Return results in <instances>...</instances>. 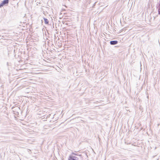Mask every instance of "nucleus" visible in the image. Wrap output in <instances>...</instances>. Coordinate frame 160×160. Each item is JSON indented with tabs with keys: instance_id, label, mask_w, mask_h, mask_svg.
<instances>
[{
	"instance_id": "11",
	"label": "nucleus",
	"mask_w": 160,
	"mask_h": 160,
	"mask_svg": "<svg viewBox=\"0 0 160 160\" xmlns=\"http://www.w3.org/2000/svg\"><path fill=\"white\" fill-rule=\"evenodd\" d=\"M85 156L87 158L88 157V155L87 154H86L85 155Z\"/></svg>"
},
{
	"instance_id": "12",
	"label": "nucleus",
	"mask_w": 160,
	"mask_h": 160,
	"mask_svg": "<svg viewBox=\"0 0 160 160\" xmlns=\"http://www.w3.org/2000/svg\"><path fill=\"white\" fill-rule=\"evenodd\" d=\"M15 50L14 49V50H13V52H15Z\"/></svg>"
},
{
	"instance_id": "5",
	"label": "nucleus",
	"mask_w": 160,
	"mask_h": 160,
	"mask_svg": "<svg viewBox=\"0 0 160 160\" xmlns=\"http://www.w3.org/2000/svg\"><path fill=\"white\" fill-rule=\"evenodd\" d=\"M157 157V155L153 156L152 157V158H153V160H158V158H155Z\"/></svg>"
},
{
	"instance_id": "6",
	"label": "nucleus",
	"mask_w": 160,
	"mask_h": 160,
	"mask_svg": "<svg viewBox=\"0 0 160 160\" xmlns=\"http://www.w3.org/2000/svg\"><path fill=\"white\" fill-rule=\"evenodd\" d=\"M157 8L160 9V1L157 4Z\"/></svg>"
},
{
	"instance_id": "9",
	"label": "nucleus",
	"mask_w": 160,
	"mask_h": 160,
	"mask_svg": "<svg viewBox=\"0 0 160 160\" xmlns=\"http://www.w3.org/2000/svg\"><path fill=\"white\" fill-rule=\"evenodd\" d=\"M10 64H11V63H10L9 62H7V65L8 66H10Z\"/></svg>"
},
{
	"instance_id": "7",
	"label": "nucleus",
	"mask_w": 160,
	"mask_h": 160,
	"mask_svg": "<svg viewBox=\"0 0 160 160\" xmlns=\"http://www.w3.org/2000/svg\"><path fill=\"white\" fill-rule=\"evenodd\" d=\"M3 6V5L2 4V2H1L0 3V8H2V7Z\"/></svg>"
},
{
	"instance_id": "3",
	"label": "nucleus",
	"mask_w": 160,
	"mask_h": 160,
	"mask_svg": "<svg viewBox=\"0 0 160 160\" xmlns=\"http://www.w3.org/2000/svg\"><path fill=\"white\" fill-rule=\"evenodd\" d=\"M118 43V41L117 40H113L111 41L110 42V43L112 45H115L117 44Z\"/></svg>"
},
{
	"instance_id": "10",
	"label": "nucleus",
	"mask_w": 160,
	"mask_h": 160,
	"mask_svg": "<svg viewBox=\"0 0 160 160\" xmlns=\"http://www.w3.org/2000/svg\"><path fill=\"white\" fill-rule=\"evenodd\" d=\"M96 2H95L93 4V6H92V7L93 8H94V6L95 5V4H96Z\"/></svg>"
},
{
	"instance_id": "8",
	"label": "nucleus",
	"mask_w": 160,
	"mask_h": 160,
	"mask_svg": "<svg viewBox=\"0 0 160 160\" xmlns=\"http://www.w3.org/2000/svg\"><path fill=\"white\" fill-rule=\"evenodd\" d=\"M158 14H160V9L158 8Z\"/></svg>"
},
{
	"instance_id": "1",
	"label": "nucleus",
	"mask_w": 160,
	"mask_h": 160,
	"mask_svg": "<svg viewBox=\"0 0 160 160\" xmlns=\"http://www.w3.org/2000/svg\"><path fill=\"white\" fill-rule=\"evenodd\" d=\"M72 155H74L75 156H78L82 160H83V157H84V156H82V154H78V153H76L74 152H72Z\"/></svg>"
},
{
	"instance_id": "2",
	"label": "nucleus",
	"mask_w": 160,
	"mask_h": 160,
	"mask_svg": "<svg viewBox=\"0 0 160 160\" xmlns=\"http://www.w3.org/2000/svg\"><path fill=\"white\" fill-rule=\"evenodd\" d=\"M9 2V0H3V1L2 2V3L3 6H7Z\"/></svg>"
},
{
	"instance_id": "4",
	"label": "nucleus",
	"mask_w": 160,
	"mask_h": 160,
	"mask_svg": "<svg viewBox=\"0 0 160 160\" xmlns=\"http://www.w3.org/2000/svg\"><path fill=\"white\" fill-rule=\"evenodd\" d=\"M43 19H44V23L46 24L49 25V21L46 18L43 17Z\"/></svg>"
}]
</instances>
